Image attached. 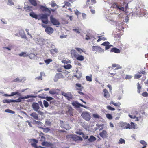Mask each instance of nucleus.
Instances as JSON below:
<instances>
[{"label": "nucleus", "mask_w": 148, "mask_h": 148, "mask_svg": "<svg viewBox=\"0 0 148 148\" xmlns=\"http://www.w3.org/2000/svg\"><path fill=\"white\" fill-rule=\"evenodd\" d=\"M64 67L65 69H69L72 67V66L70 64H68L66 65H64Z\"/></svg>", "instance_id": "ea45409f"}, {"label": "nucleus", "mask_w": 148, "mask_h": 148, "mask_svg": "<svg viewBox=\"0 0 148 148\" xmlns=\"http://www.w3.org/2000/svg\"><path fill=\"white\" fill-rule=\"evenodd\" d=\"M30 16L35 19H37L38 18V15L36 14L34 12H32L30 13Z\"/></svg>", "instance_id": "c85d7f7f"}, {"label": "nucleus", "mask_w": 148, "mask_h": 148, "mask_svg": "<svg viewBox=\"0 0 148 148\" xmlns=\"http://www.w3.org/2000/svg\"><path fill=\"white\" fill-rule=\"evenodd\" d=\"M19 93H11V94L10 95H8L7 94H5L4 95V96H5V97H7V96L10 97V96H14L17 94L18 95V94H19Z\"/></svg>", "instance_id": "a18cd8bd"}, {"label": "nucleus", "mask_w": 148, "mask_h": 148, "mask_svg": "<svg viewBox=\"0 0 148 148\" xmlns=\"http://www.w3.org/2000/svg\"><path fill=\"white\" fill-rule=\"evenodd\" d=\"M72 105L76 108H79L80 106L86 108V107L82 104H81L77 101H74L71 103Z\"/></svg>", "instance_id": "9d476101"}, {"label": "nucleus", "mask_w": 148, "mask_h": 148, "mask_svg": "<svg viewBox=\"0 0 148 148\" xmlns=\"http://www.w3.org/2000/svg\"><path fill=\"white\" fill-rule=\"evenodd\" d=\"M13 101V99H10V100H7V99H5V100H4L3 101V103H12L13 101Z\"/></svg>", "instance_id": "e433bc0d"}, {"label": "nucleus", "mask_w": 148, "mask_h": 148, "mask_svg": "<svg viewBox=\"0 0 148 148\" xmlns=\"http://www.w3.org/2000/svg\"><path fill=\"white\" fill-rule=\"evenodd\" d=\"M93 116L94 118L97 119H99L100 116L97 114H93Z\"/></svg>", "instance_id": "3c124183"}, {"label": "nucleus", "mask_w": 148, "mask_h": 148, "mask_svg": "<svg viewBox=\"0 0 148 148\" xmlns=\"http://www.w3.org/2000/svg\"><path fill=\"white\" fill-rule=\"evenodd\" d=\"M75 49L77 50L80 54L82 53V52H84V51L80 48H75Z\"/></svg>", "instance_id": "de8ad7c7"}, {"label": "nucleus", "mask_w": 148, "mask_h": 148, "mask_svg": "<svg viewBox=\"0 0 148 148\" xmlns=\"http://www.w3.org/2000/svg\"><path fill=\"white\" fill-rule=\"evenodd\" d=\"M32 107L33 110L35 111H38L40 107L38 104L37 103H33L32 105Z\"/></svg>", "instance_id": "ddd939ff"}, {"label": "nucleus", "mask_w": 148, "mask_h": 148, "mask_svg": "<svg viewBox=\"0 0 148 148\" xmlns=\"http://www.w3.org/2000/svg\"><path fill=\"white\" fill-rule=\"evenodd\" d=\"M140 142L143 145V147L142 148H145L146 147L147 143L145 141L143 140H141L140 141Z\"/></svg>", "instance_id": "c756f323"}, {"label": "nucleus", "mask_w": 148, "mask_h": 148, "mask_svg": "<svg viewBox=\"0 0 148 148\" xmlns=\"http://www.w3.org/2000/svg\"><path fill=\"white\" fill-rule=\"evenodd\" d=\"M109 93H104V96L106 98L108 99L110 97V95L109 94Z\"/></svg>", "instance_id": "bf43d9fd"}, {"label": "nucleus", "mask_w": 148, "mask_h": 148, "mask_svg": "<svg viewBox=\"0 0 148 148\" xmlns=\"http://www.w3.org/2000/svg\"><path fill=\"white\" fill-rule=\"evenodd\" d=\"M110 51L117 53H120V50L119 49L115 47L112 48L111 50Z\"/></svg>", "instance_id": "5701e85b"}, {"label": "nucleus", "mask_w": 148, "mask_h": 148, "mask_svg": "<svg viewBox=\"0 0 148 148\" xmlns=\"http://www.w3.org/2000/svg\"><path fill=\"white\" fill-rule=\"evenodd\" d=\"M51 7H54L57 5L55 3L54 1H52L51 3Z\"/></svg>", "instance_id": "680f3d73"}, {"label": "nucleus", "mask_w": 148, "mask_h": 148, "mask_svg": "<svg viewBox=\"0 0 148 148\" xmlns=\"http://www.w3.org/2000/svg\"><path fill=\"white\" fill-rule=\"evenodd\" d=\"M125 140L124 139L122 138H121L120 139L119 142L118 143L119 144H125Z\"/></svg>", "instance_id": "79ce46f5"}, {"label": "nucleus", "mask_w": 148, "mask_h": 148, "mask_svg": "<svg viewBox=\"0 0 148 148\" xmlns=\"http://www.w3.org/2000/svg\"><path fill=\"white\" fill-rule=\"evenodd\" d=\"M73 138L74 140L75 141H82L83 140L82 138L80 136H79L77 135H75L73 137Z\"/></svg>", "instance_id": "6ab92c4d"}, {"label": "nucleus", "mask_w": 148, "mask_h": 148, "mask_svg": "<svg viewBox=\"0 0 148 148\" xmlns=\"http://www.w3.org/2000/svg\"><path fill=\"white\" fill-rule=\"evenodd\" d=\"M120 3L114 2L113 4V6L114 8H115L118 9L119 8L120 5Z\"/></svg>", "instance_id": "bb28decb"}, {"label": "nucleus", "mask_w": 148, "mask_h": 148, "mask_svg": "<svg viewBox=\"0 0 148 148\" xmlns=\"http://www.w3.org/2000/svg\"><path fill=\"white\" fill-rule=\"evenodd\" d=\"M58 51V49L56 48L52 49L50 50V53L52 55H53L55 53H57Z\"/></svg>", "instance_id": "393cba45"}, {"label": "nucleus", "mask_w": 148, "mask_h": 148, "mask_svg": "<svg viewBox=\"0 0 148 148\" xmlns=\"http://www.w3.org/2000/svg\"><path fill=\"white\" fill-rule=\"evenodd\" d=\"M129 124L124 122L121 123L119 125V127L123 129H129Z\"/></svg>", "instance_id": "9b49d317"}, {"label": "nucleus", "mask_w": 148, "mask_h": 148, "mask_svg": "<svg viewBox=\"0 0 148 148\" xmlns=\"http://www.w3.org/2000/svg\"><path fill=\"white\" fill-rule=\"evenodd\" d=\"M46 147H52L53 146V144L51 143L48 142L46 141Z\"/></svg>", "instance_id": "49530a36"}, {"label": "nucleus", "mask_w": 148, "mask_h": 148, "mask_svg": "<svg viewBox=\"0 0 148 148\" xmlns=\"http://www.w3.org/2000/svg\"><path fill=\"white\" fill-rule=\"evenodd\" d=\"M64 3L66 6H67L69 7L71 6V5L68 2L66 1L64 2Z\"/></svg>", "instance_id": "052dcab7"}, {"label": "nucleus", "mask_w": 148, "mask_h": 148, "mask_svg": "<svg viewBox=\"0 0 148 148\" xmlns=\"http://www.w3.org/2000/svg\"><path fill=\"white\" fill-rule=\"evenodd\" d=\"M34 119L37 120H39L38 114L35 112H33L30 114Z\"/></svg>", "instance_id": "aec40b11"}, {"label": "nucleus", "mask_w": 148, "mask_h": 148, "mask_svg": "<svg viewBox=\"0 0 148 148\" xmlns=\"http://www.w3.org/2000/svg\"><path fill=\"white\" fill-rule=\"evenodd\" d=\"M8 5H14V3L12 1V0H8Z\"/></svg>", "instance_id": "5fc2aeb1"}, {"label": "nucleus", "mask_w": 148, "mask_h": 148, "mask_svg": "<svg viewBox=\"0 0 148 148\" xmlns=\"http://www.w3.org/2000/svg\"><path fill=\"white\" fill-rule=\"evenodd\" d=\"M46 100L47 101H51V100L53 99H54L51 97H46Z\"/></svg>", "instance_id": "6e6d98bb"}, {"label": "nucleus", "mask_w": 148, "mask_h": 148, "mask_svg": "<svg viewBox=\"0 0 148 148\" xmlns=\"http://www.w3.org/2000/svg\"><path fill=\"white\" fill-rule=\"evenodd\" d=\"M26 79L24 77H17L16 79H14L12 82H23L25 81Z\"/></svg>", "instance_id": "f8f14e48"}, {"label": "nucleus", "mask_w": 148, "mask_h": 148, "mask_svg": "<svg viewBox=\"0 0 148 148\" xmlns=\"http://www.w3.org/2000/svg\"><path fill=\"white\" fill-rule=\"evenodd\" d=\"M34 123L35 124L40 125H42V123L41 122L39 121L36 120H34L33 121Z\"/></svg>", "instance_id": "a19ab883"}, {"label": "nucleus", "mask_w": 148, "mask_h": 148, "mask_svg": "<svg viewBox=\"0 0 148 148\" xmlns=\"http://www.w3.org/2000/svg\"><path fill=\"white\" fill-rule=\"evenodd\" d=\"M32 8V7L27 5L26 6L24 7V9L26 12H29L32 11L31 10Z\"/></svg>", "instance_id": "a878e982"}, {"label": "nucleus", "mask_w": 148, "mask_h": 148, "mask_svg": "<svg viewBox=\"0 0 148 148\" xmlns=\"http://www.w3.org/2000/svg\"><path fill=\"white\" fill-rule=\"evenodd\" d=\"M40 76H38L35 79L38 80H42V72H41L40 73Z\"/></svg>", "instance_id": "37998d69"}, {"label": "nucleus", "mask_w": 148, "mask_h": 148, "mask_svg": "<svg viewBox=\"0 0 148 148\" xmlns=\"http://www.w3.org/2000/svg\"><path fill=\"white\" fill-rule=\"evenodd\" d=\"M31 141H33L34 143H31V145L34 147V148H43V147L41 146H37L36 143H38V141L35 139H30Z\"/></svg>", "instance_id": "6e6552de"}, {"label": "nucleus", "mask_w": 148, "mask_h": 148, "mask_svg": "<svg viewBox=\"0 0 148 148\" xmlns=\"http://www.w3.org/2000/svg\"><path fill=\"white\" fill-rule=\"evenodd\" d=\"M141 77V75H140L138 74H136L134 76V78L135 79H139Z\"/></svg>", "instance_id": "4d7b16f0"}, {"label": "nucleus", "mask_w": 148, "mask_h": 148, "mask_svg": "<svg viewBox=\"0 0 148 148\" xmlns=\"http://www.w3.org/2000/svg\"><path fill=\"white\" fill-rule=\"evenodd\" d=\"M50 14H42L40 15L39 16L40 17V19L42 21V22L44 24H47L48 23V16Z\"/></svg>", "instance_id": "f03ea898"}, {"label": "nucleus", "mask_w": 148, "mask_h": 148, "mask_svg": "<svg viewBox=\"0 0 148 148\" xmlns=\"http://www.w3.org/2000/svg\"><path fill=\"white\" fill-rule=\"evenodd\" d=\"M137 91L138 92H141V89L142 86L140 85V84L139 82L137 83Z\"/></svg>", "instance_id": "f704fd0d"}, {"label": "nucleus", "mask_w": 148, "mask_h": 148, "mask_svg": "<svg viewBox=\"0 0 148 148\" xmlns=\"http://www.w3.org/2000/svg\"><path fill=\"white\" fill-rule=\"evenodd\" d=\"M99 38H100L101 40H106V38L104 37H101V36H98Z\"/></svg>", "instance_id": "69168bd1"}, {"label": "nucleus", "mask_w": 148, "mask_h": 148, "mask_svg": "<svg viewBox=\"0 0 148 148\" xmlns=\"http://www.w3.org/2000/svg\"><path fill=\"white\" fill-rule=\"evenodd\" d=\"M45 63L47 64H49L50 62L52 61V60L51 59H48L44 60Z\"/></svg>", "instance_id": "c9c22d12"}, {"label": "nucleus", "mask_w": 148, "mask_h": 148, "mask_svg": "<svg viewBox=\"0 0 148 148\" xmlns=\"http://www.w3.org/2000/svg\"><path fill=\"white\" fill-rule=\"evenodd\" d=\"M129 129H136L135 127L134 123L132 122L130 124H129V126H128Z\"/></svg>", "instance_id": "473e14b6"}, {"label": "nucleus", "mask_w": 148, "mask_h": 148, "mask_svg": "<svg viewBox=\"0 0 148 148\" xmlns=\"http://www.w3.org/2000/svg\"><path fill=\"white\" fill-rule=\"evenodd\" d=\"M81 75L80 74H77L76 75H74V76L78 79L80 78L81 77Z\"/></svg>", "instance_id": "0e129e2a"}, {"label": "nucleus", "mask_w": 148, "mask_h": 148, "mask_svg": "<svg viewBox=\"0 0 148 148\" xmlns=\"http://www.w3.org/2000/svg\"><path fill=\"white\" fill-rule=\"evenodd\" d=\"M112 67H116V68L114 69V70H118L119 69H121L122 68V67L121 66L119 65L116 64H112Z\"/></svg>", "instance_id": "4be33fe9"}, {"label": "nucleus", "mask_w": 148, "mask_h": 148, "mask_svg": "<svg viewBox=\"0 0 148 148\" xmlns=\"http://www.w3.org/2000/svg\"><path fill=\"white\" fill-rule=\"evenodd\" d=\"M110 104H112L114 105V106H118V107H119L121 105V103L119 102H118L117 103H114L113 101H111L110 102Z\"/></svg>", "instance_id": "4c0bfd02"}, {"label": "nucleus", "mask_w": 148, "mask_h": 148, "mask_svg": "<svg viewBox=\"0 0 148 148\" xmlns=\"http://www.w3.org/2000/svg\"><path fill=\"white\" fill-rule=\"evenodd\" d=\"M81 116L84 119L87 121H89L90 119V114L87 112H82Z\"/></svg>", "instance_id": "39448f33"}, {"label": "nucleus", "mask_w": 148, "mask_h": 148, "mask_svg": "<svg viewBox=\"0 0 148 148\" xmlns=\"http://www.w3.org/2000/svg\"><path fill=\"white\" fill-rule=\"evenodd\" d=\"M45 31L47 33L50 34H52L53 32V29L51 27H48L46 28Z\"/></svg>", "instance_id": "2eb2a0df"}, {"label": "nucleus", "mask_w": 148, "mask_h": 148, "mask_svg": "<svg viewBox=\"0 0 148 148\" xmlns=\"http://www.w3.org/2000/svg\"><path fill=\"white\" fill-rule=\"evenodd\" d=\"M86 78L87 81L91 82L92 80L91 77L89 76H86Z\"/></svg>", "instance_id": "603ef678"}, {"label": "nucleus", "mask_w": 148, "mask_h": 148, "mask_svg": "<svg viewBox=\"0 0 148 148\" xmlns=\"http://www.w3.org/2000/svg\"><path fill=\"white\" fill-rule=\"evenodd\" d=\"M132 77V76L129 75H126V77L125 78V79H129Z\"/></svg>", "instance_id": "864d4df0"}, {"label": "nucleus", "mask_w": 148, "mask_h": 148, "mask_svg": "<svg viewBox=\"0 0 148 148\" xmlns=\"http://www.w3.org/2000/svg\"><path fill=\"white\" fill-rule=\"evenodd\" d=\"M107 108L108 110L111 111H114L115 110V109L114 108L110 106H107Z\"/></svg>", "instance_id": "8fccbe9b"}, {"label": "nucleus", "mask_w": 148, "mask_h": 148, "mask_svg": "<svg viewBox=\"0 0 148 148\" xmlns=\"http://www.w3.org/2000/svg\"><path fill=\"white\" fill-rule=\"evenodd\" d=\"M110 44V43L108 42H105L102 44H101L102 45H104L106 47L107 46H108V45H109Z\"/></svg>", "instance_id": "13d9d810"}, {"label": "nucleus", "mask_w": 148, "mask_h": 148, "mask_svg": "<svg viewBox=\"0 0 148 148\" xmlns=\"http://www.w3.org/2000/svg\"><path fill=\"white\" fill-rule=\"evenodd\" d=\"M5 112L7 113H10L12 114H14L15 113L14 111L12 110L9 109H7L5 110Z\"/></svg>", "instance_id": "72a5a7b5"}, {"label": "nucleus", "mask_w": 148, "mask_h": 148, "mask_svg": "<svg viewBox=\"0 0 148 148\" xmlns=\"http://www.w3.org/2000/svg\"><path fill=\"white\" fill-rule=\"evenodd\" d=\"M91 38L90 36L89 35H86V37L85 38V39L87 40L90 39Z\"/></svg>", "instance_id": "774afa93"}, {"label": "nucleus", "mask_w": 148, "mask_h": 148, "mask_svg": "<svg viewBox=\"0 0 148 148\" xmlns=\"http://www.w3.org/2000/svg\"><path fill=\"white\" fill-rule=\"evenodd\" d=\"M83 19H85L86 18V15L85 13H83L82 14Z\"/></svg>", "instance_id": "338daca9"}, {"label": "nucleus", "mask_w": 148, "mask_h": 148, "mask_svg": "<svg viewBox=\"0 0 148 148\" xmlns=\"http://www.w3.org/2000/svg\"><path fill=\"white\" fill-rule=\"evenodd\" d=\"M40 9L42 12H47L49 14H51V11L46 6L43 5H40Z\"/></svg>", "instance_id": "1a4fd4ad"}, {"label": "nucleus", "mask_w": 148, "mask_h": 148, "mask_svg": "<svg viewBox=\"0 0 148 148\" xmlns=\"http://www.w3.org/2000/svg\"><path fill=\"white\" fill-rule=\"evenodd\" d=\"M69 93H62V95L66 97L67 99L70 100L72 99L73 97L71 94H69Z\"/></svg>", "instance_id": "f3484780"}, {"label": "nucleus", "mask_w": 148, "mask_h": 148, "mask_svg": "<svg viewBox=\"0 0 148 148\" xmlns=\"http://www.w3.org/2000/svg\"><path fill=\"white\" fill-rule=\"evenodd\" d=\"M96 140V138L93 135L90 136V138L88 139V140L90 142H94Z\"/></svg>", "instance_id": "b1692460"}, {"label": "nucleus", "mask_w": 148, "mask_h": 148, "mask_svg": "<svg viewBox=\"0 0 148 148\" xmlns=\"http://www.w3.org/2000/svg\"><path fill=\"white\" fill-rule=\"evenodd\" d=\"M43 104L44 106L46 108H47L49 106V103L48 102L45 100L43 101Z\"/></svg>", "instance_id": "09e8293b"}, {"label": "nucleus", "mask_w": 148, "mask_h": 148, "mask_svg": "<svg viewBox=\"0 0 148 148\" xmlns=\"http://www.w3.org/2000/svg\"><path fill=\"white\" fill-rule=\"evenodd\" d=\"M92 50L93 51H96L100 53L103 51L104 50L101 48L100 47L98 46H93L92 47Z\"/></svg>", "instance_id": "0eeeda50"}, {"label": "nucleus", "mask_w": 148, "mask_h": 148, "mask_svg": "<svg viewBox=\"0 0 148 148\" xmlns=\"http://www.w3.org/2000/svg\"><path fill=\"white\" fill-rule=\"evenodd\" d=\"M50 20L51 22L55 25H59L60 23L57 19L54 18L52 15L50 16Z\"/></svg>", "instance_id": "423d86ee"}, {"label": "nucleus", "mask_w": 148, "mask_h": 148, "mask_svg": "<svg viewBox=\"0 0 148 148\" xmlns=\"http://www.w3.org/2000/svg\"><path fill=\"white\" fill-rule=\"evenodd\" d=\"M55 77L57 79L63 78L64 77L63 75L61 73L56 74L55 76Z\"/></svg>", "instance_id": "2f4dec72"}, {"label": "nucleus", "mask_w": 148, "mask_h": 148, "mask_svg": "<svg viewBox=\"0 0 148 148\" xmlns=\"http://www.w3.org/2000/svg\"><path fill=\"white\" fill-rule=\"evenodd\" d=\"M71 53L73 57L75 58L78 60L82 61L84 60V57L82 55L78 54L77 53L74 49L71 50Z\"/></svg>", "instance_id": "f257e3e1"}, {"label": "nucleus", "mask_w": 148, "mask_h": 148, "mask_svg": "<svg viewBox=\"0 0 148 148\" xmlns=\"http://www.w3.org/2000/svg\"><path fill=\"white\" fill-rule=\"evenodd\" d=\"M100 136L102 137L103 139L107 137L108 135L106 131L103 130L101 132L99 133Z\"/></svg>", "instance_id": "4468645a"}, {"label": "nucleus", "mask_w": 148, "mask_h": 148, "mask_svg": "<svg viewBox=\"0 0 148 148\" xmlns=\"http://www.w3.org/2000/svg\"><path fill=\"white\" fill-rule=\"evenodd\" d=\"M36 96L33 95H27L26 96L23 97H21L18 99L16 100H13L12 101L13 102H19L21 101V100L24 99H27L29 98H35Z\"/></svg>", "instance_id": "7ed1b4c3"}, {"label": "nucleus", "mask_w": 148, "mask_h": 148, "mask_svg": "<svg viewBox=\"0 0 148 148\" xmlns=\"http://www.w3.org/2000/svg\"><path fill=\"white\" fill-rule=\"evenodd\" d=\"M73 109L71 106H68L67 107V110L66 111V113L70 115H73Z\"/></svg>", "instance_id": "dca6fc26"}, {"label": "nucleus", "mask_w": 148, "mask_h": 148, "mask_svg": "<svg viewBox=\"0 0 148 148\" xmlns=\"http://www.w3.org/2000/svg\"><path fill=\"white\" fill-rule=\"evenodd\" d=\"M20 56L26 57L27 56L26 54V53L25 52H22L19 54Z\"/></svg>", "instance_id": "c03bdc74"}, {"label": "nucleus", "mask_w": 148, "mask_h": 148, "mask_svg": "<svg viewBox=\"0 0 148 148\" xmlns=\"http://www.w3.org/2000/svg\"><path fill=\"white\" fill-rule=\"evenodd\" d=\"M40 128L42 129L44 132L47 133L50 130V129L48 127L43 128L42 127H40Z\"/></svg>", "instance_id": "7c9ffc66"}, {"label": "nucleus", "mask_w": 148, "mask_h": 148, "mask_svg": "<svg viewBox=\"0 0 148 148\" xmlns=\"http://www.w3.org/2000/svg\"><path fill=\"white\" fill-rule=\"evenodd\" d=\"M76 85L78 87L77 88V89L79 90V91H78V92H81V91H82V90L84 89V87L82 86L81 84H79L77 83L76 84Z\"/></svg>", "instance_id": "412c9836"}, {"label": "nucleus", "mask_w": 148, "mask_h": 148, "mask_svg": "<svg viewBox=\"0 0 148 148\" xmlns=\"http://www.w3.org/2000/svg\"><path fill=\"white\" fill-rule=\"evenodd\" d=\"M145 9L138 8L136 9L135 13L139 17H142L145 14Z\"/></svg>", "instance_id": "20e7f679"}, {"label": "nucleus", "mask_w": 148, "mask_h": 148, "mask_svg": "<svg viewBox=\"0 0 148 148\" xmlns=\"http://www.w3.org/2000/svg\"><path fill=\"white\" fill-rule=\"evenodd\" d=\"M31 4L34 6H36L37 3L36 0H28Z\"/></svg>", "instance_id": "cd10ccee"}, {"label": "nucleus", "mask_w": 148, "mask_h": 148, "mask_svg": "<svg viewBox=\"0 0 148 148\" xmlns=\"http://www.w3.org/2000/svg\"><path fill=\"white\" fill-rule=\"evenodd\" d=\"M106 116L107 118L109 120H111L112 119V115L110 114H106Z\"/></svg>", "instance_id": "58836bf2"}, {"label": "nucleus", "mask_w": 148, "mask_h": 148, "mask_svg": "<svg viewBox=\"0 0 148 148\" xmlns=\"http://www.w3.org/2000/svg\"><path fill=\"white\" fill-rule=\"evenodd\" d=\"M19 34L21 36L22 38H26V36L24 30L21 29L19 32Z\"/></svg>", "instance_id": "a211bd4d"}, {"label": "nucleus", "mask_w": 148, "mask_h": 148, "mask_svg": "<svg viewBox=\"0 0 148 148\" xmlns=\"http://www.w3.org/2000/svg\"><path fill=\"white\" fill-rule=\"evenodd\" d=\"M82 136L83 138H84V139H88V136H86L85 135H84V134H82Z\"/></svg>", "instance_id": "e2e57ef3"}]
</instances>
